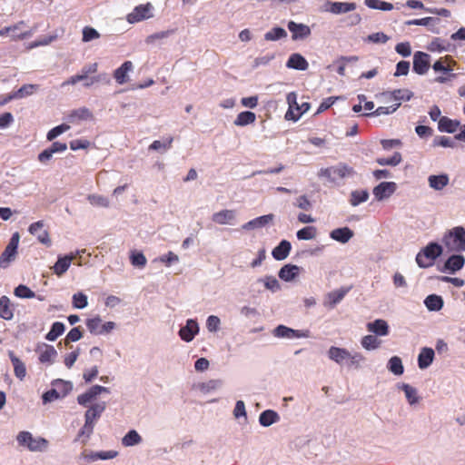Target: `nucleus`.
<instances>
[{"mask_svg": "<svg viewBox=\"0 0 465 465\" xmlns=\"http://www.w3.org/2000/svg\"><path fill=\"white\" fill-rule=\"evenodd\" d=\"M64 324L60 322H55L53 323L51 330L49 332L45 335V339L54 341H55L59 336H61L64 331Z\"/></svg>", "mask_w": 465, "mask_h": 465, "instance_id": "nucleus-40", "label": "nucleus"}, {"mask_svg": "<svg viewBox=\"0 0 465 465\" xmlns=\"http://www.w3.org/2000/svg\"><path fill=\"white\" fill-rule=\"evenodd\" d=\"M356 9L355 3L333 2L330 4L329 11L333 14H343Z\"/></svg>", "mask_w": 465, "mask_h": 465, "instance_id": "nucleus-32", "label": "nucleus"}, {"mask_svg": "<svg viewBox=\"0 0 465 465\" xmlns=\"http://www.w3.org/2000/svg\"><path fill=\"white\" fill-rule=\"evenodd\" d=\"M8 356L14 367L15 377L20 381H23L26 375V368L25 363L17 356H15V352L12 351H8Z\"/></svg>", "mask_w": 465, "mask_h": 465, "instance_id": "nucleus-21", "label": "nucleus"}, {"mask_svg": "<svg viewBox=\"0 0 465 465\" xmlns=\"http://www.w3.org/2000/svg\"><path fill=\"white\" fill-rule=\"evenodd\" d=\"M236 213L234 210H222L220 212L214 213L212 216V221L217 224H232V221L235 219Z\"/></svg>", "mask_w": 465, "mask_h": 465, "instance_id": "nucleus-18", "label": "nucleus"}, {"mask_svg": "<svg viewBox=\"0 0 465 465\" xmlns=\"http://www.w3.org/2000/svg\"><path fill=\"white\" fill-rule=\"evenodd\" d=\"M367 330L376 335L386 336L389 333V325L384 320L378 319L372 322H369L367 324Z\"/></svg>", "mask_w": 465, "mask_h": 465, "instance_id": "nucleus-24", "label": "nucleus"}, {"mask_svg": "<svg viewBox=\"0 0 465 465\" xmlns=\"http://www.w3.org/2000/svg\"><path fill=\"white\" fill-rule=\"evenodd\" d=\"M286 66L288 68L304 71L308 68L309 64L302 54L295 53L290 55Z\"/></svg>", "mask_w": 465, "mask_h": 465, "instance_id": "nucleus-22", "label": "nucleus"}, {"mask_svg": "<svg viewBox=\"0 0 465 465\" xmlns=\"http://www.w3.org/2000/svg\"><path fill=\"white\" fill-rule=\"evenodd\" d=\"M16 440L20 446L26 447L31 451H42L48 446V441L45 438H34L29 431H20L16 436Z\"/></svg>", "mask_w": 465, "mask_h": 465, "instance_id": "nucleus-5", "label": "nucleus"}, {"mask_svg": "<svg viewBox=\"0 0 465 465\" xmlns=\"http://www.w3.org/2000/svg\"><path fill=\"white\" fill-rule=\"evenodd\" d=\"M396 189V184L393 182H382L373 189V194L378 201L391 195Z\"/></svg>", "mask_w": 465, "mask_h": 465, "instance_id": "nucleus-16", "label": "nucleus"}, {"mask_svg": "<svg viewBox=\"0 0 465 465\" xmlns=\"http://www.w3.org/2000/svg\"><path fill=\"white\" fill-rule=\"evenodd\" d=\"M34 32H35V29H33V28L25 29V27H22L18 31L11 32L10 37H11V40H13V41L24 40L25 38L32 36Z\"/></svg>", "mask_w": 465, "mask_h": 465, "instance_id": "nucleus-51", "label": "nucleus"}, {"mask_svg": "<svg viewBox=\"0 0 465 465\" xmlns=\"http://www.w3.org/2000/svg\"><path fill=\"white\" fill-rule=\"evenodd\" d=\"M376 162L380 165H391L396 166L401 162V154L398 152L394 153V154L390 158H378Z\"/></svg>", "mask_w": 465, "mask_h": 465, "instance_id": "nucleus-55", "label": "nucleus"}, {"mask_svg": "<svg viewBox=\"0 0 465 465\" xmlns=\"http://www.w3.org/2000/svg\"><path fill=\"white\" fill-rule=\"evenodd\" d=\"M411 97V94L408 90L398 89V90H394L390 94V99H393L394 101H396V103H400L399 101L404 100V99L410 100Z\"/></svg>", "mask_w": 465, "mask_h": 465, "instance_id": "nucleus-62", "label": "nucleus"}, {"mask_svg": "<svg viewBox=\"0 0 465 465\" xmlns=\"http://www.w3.org/2000/svg\"><path fill=\"white\" fill-rule=\"evenodd\" d=\"M292 249L290 242L282 240L272 252V257L277 261L287 258Z\"/></svg>", "mask_w": 465, "mask_h": 465, "instance_id": "nucleus-25", "label": "nucleus"}, {"mask_svg": "<svg viewBox=\"0 0 465 465\" xmlns=\"http://www.w3.org/2000/svg\"><path fill=\"white\" fill-rule=\"evenodd\" d=\"M198 332L199 326L197 322L190 319L186 322V325L180 329L179 335L183 341L190 342Z\"/></svg>", "mask_w": 465, "mask_h": 465, "instance_id": "nucleus-14", "label": "nucleus"}, {"mask_svg": "<svg viewBox=\"0 0 465 465\" xmlns=\"http://www.w3.org/2000/svg\"><path fill=\"white\" fill-rule=\"evenodd\" d=\"M445 247L453 252L465 251V229L462 226H456L449 231L442 240Z\"/></svg>", "mask_w": 465, "mask_h": 465, "instance_id": "nucleus-2", "label": "nucleus"}, {"mask_svg": "<svg viewBox=\"0 0 465 465\" xmlns=\"http://www.w3.org/2000/svg\"><path fill=\"white\" fill-rule=\"evenodd\" d=\"M131 263L134 266L143 268L146 264V258L142 252H133L131 255Z\"/></svg>", "mask_w": 465, "mask_h": 465, "instance_id": "nucleus-63", "label": "nucleus"}, {"mask_svg": "<svg viewBox=\"0 0 465 465\" xmlns=\"http://www.w3.org/2000/svg\"><path fill=\"white\" fill-rule=\"evenodd\" d=\"M19 240V233L15 232L12 235L5 251L0 255V267L6 268L9 265V263L15 259L17 254Z\"/></svg>", "mask_w": 465, "mask_h": 465, "instance_id": "nucleus-6", "label": "nucleus"}, {"mask_svg": "<svg viewBox=\"0 0 465 465\" xmlns=\"http://www.w3.org/2000/svg\"><path fill=\"white\" fill-rule=\"evenodd\" d=\"M401 105V103H394L388 106H379L375 111L365 114V116H378L381 114H390L394 113Z\"/></svg>", "mask_w": 465, "mask_h": 465, "instance_id": "nucleus-43", "label": "nucleus"}, {"mask_svg": "<svg viewBox=\"0 0 465 465\" xmlns=\"http://www.w3.org/2000/svg\"><path fill=\"white\" fill-rule=\"evenodd\" d=\"M274 335L281 338H293L294 330L284 325H279L273 331Z\"/></svg>", "mask_w": 465, "mask_h": 465, "instance_id": "nucleus-61", "label": "nucleus"}, {"mask_svg": "<svg viewBox=\"0 0 465 465\" xmlns=\"http://www.w3.org/2000/svg\"><path fill=\"white\" fill-rule=\"evenodd\" d=\"M354 174V168L344 163H340L337 165L322 168L319 172L320 176L325 177L331 183H336L338 180L351 177Z\"/></svg>", "mask_w": 465, "mask_h": 465, "instance_id": "nucleus-4", "label": "nucleus"}, {"mask_svg": "<svg viewBox=\"0 0 465 465\" xmlns=\"http://www.w3.org/2000/svg\"><path fill=\"white\" fill-rule=\"evenodd\" d=\"M102 392H109V389L101 385H94L86 392L80 394L77 397V402L80 405L86 407L89 402L94 400Z\"/></svg>", "mask_w": 465, "mask_h": 465, "instance_id": "nucleus-10", "label": "nucleus"}, {"mask_svg": "<svg viewBox=\"0 0 465 465\" xmlns=\"http://www.w3.org/2000/svg\"><path fill=\"white\" fill-rule=\"evenodd\" d=\"M424 303L430 311H440L443 306V300L439 295L430 294L425 299Z\"/></svg>", "mask_w": 465, "mask_h": 465, "instance_id": "nucleus-39", "label": "nucleus"}, {"mask_svg": "<svg viewBox=\"0 0 465 465\" xmlns=\"http://www.w3.org/2000/svg\"><path fill=\"white\" fill-rule=\"evenodd\" d=\"M395 51L399 54L408 57L411 54V47L409 42H402L396 45Z\"/></svg>", "mask_w": 465, "mask_h": 465, "instance_id": "nucleus-64", "label": "nucleus"}, {"mask_svg": "<svg viewBox=\"0 0 465 465\" xmlns=\"http://www.w3.org/2000/svg\"><path fill=\"white\" fill-rule=\"evenodd\" d=\"M102 392H109V389L101 385H94L86 392L80 394L77 397V402L80 405L86 407L89 402L94 400Z\"/></svg>", "mask_w": 465, "mask_h": 465, "instance_id": "nucleus-9", "label": "nucleus"}, {"mask_svg": "<svg viewBox=\"0 0 465 465\" xmlns=\"http://www.w3.org/2000/svg\"><path fill=\"white\" fill-rule=\"evenodd\" d=\"M100 37V34L94 28L91 26H85L83 29V42H90L94 39H98Z\"/></svg>", "mask_w": 465, "mask_h": 465, "instance_id": "nucleus-59", "label": "nucleus"}, {"mask_svg": "<svg viewBox=\"0 0 465 465\" xmlns=\"http://www.w3.org/2000/svg\"><path fill=\"white\" fill-rule=\"evenodd\" d=\"M349 292V289H339L333 292H331L327 294V302L326 305L330 308H333L337 303H339Z\"/></svg>", "mask_w": 465, "mask_h": 465, "instance_id": "nucleus-33", "label": "nucleus"}, {"mask_svg": "<svg viewBox=\"0 0 465 465\" xmlns=\"http://www.w3.org/2000/svg\"><path fill=\"white\" fill-rule=\"evenodd\" d=\"M401 389L404 391L405 396L410 404H414L418 402L419 398L417 395V390L415 388L411 387L409 384H402Z\"/></svg>", "mask_w": 465, "mask_h": 465, "instance_id": "nucleus-53", "label": "nucleus"}, {"mask_svg": "<svg viewBox=\"0 0 465 465\" xmlns=\"http://www.w3.org/2000/svg\"><path fill=\"white\" fill-rule=\"evenodd\" d=\"M442 253V247L437 242H430L416 256V262L420 268H428L434 264L435 260Z\"/></svg>", "mask_w": 465, "mask_h": 465, "instance_id": "nucleus-3", "label": "nucleus"}, {"mask_svg": "<svg viewBox=\"0 0 465 465\" xmlns=\"http://www.w3.org/2000/svg\"><path fill=\"white\" fill-rule=\"evenodd\" d=\"M317 230L314 226H307L299 230L296 233L299 240H312L315 238Z\"/></svg>", "mask_w": 465, "mask_h": 465, "instance_id": "nucleus-49", "label": "nucleus"}, {"mask_svg": "<svg viewBox=\"0 0 465 465\" xmlns=\"http://www.w3.org/2000/svg\"><path fill=\"white\" fill-rule=\"evenodd\" d=\"M381 341L374 335H366L361 339V345L364 349L371 351L380 347Z\"/></svg>", "mask_w": 465, "mask_h": 465, "instance_id": "nucleus-45", "label": "nucleus"}, {"mask_svg": "<svg viewBox=\"0 0 465 465\" xmlns=\"http://www.w3.org/2000/svg\"><path fill=\"white\" fill-rule=\"evenodd\" d=\"M430 54L417 51L413 55V71L418 74H424L430 69Z\"/></svg>", "mask_w": 465, "mask_h": 465, "instance_id": "nucleus-8", "label": "nucleus"}, {"mask_svg": "<svg viewBox=\"0 0 465 465\" xmlns=\"http://www.w3.org/2000/svg\"><path fill=\"white\" fill-rule=\"evenodd\" d=\"M287 36L286 31L282 27H273L264 35L266 41H277Z\"/></svg>", "mask_w": 465, "mask_h": 465, "instance_id": "nucleus-46", "label": "nucleus"}, {"mask_svg": "<svg viewBox=\"0 0 465 465\" xmlns=\"http://www.w3.org/2000/svg\"><path fill=\"white\" fill-rule=\"evenodd\" d=\"M70 129V125L66 124H62L60 125H57L54 128H52L46 134V139L48 141L54 140L58 135L62 134L63 133L68 131Z\"/></svg>", "mask_w": 465, "mask_h": 465, "instance_id": "nucleus-52", "label": "nucleus"}, {"mask_svg": "<svg viewBox=\"0 0 465 465\" xmlns=\"http://www.w3.org/2000/svg\"><path fill=\"white\" fill-rule=\"evenodd\" d=\"M434 351L431 348H422L418 356V365L420 369L428 368L433 361Z\"/></svg>", "mask_w": 465, "mask_h": 465, "instance_id": "nucleus-29", "label": "nucleus"}, {"mask_svg": "<svg viewBox=\"0 0 465 465\" xmlns=\"http://www.w3.org/2000/svg\"><path fill=\"white\" fill-rule=\"evenodd\" d=\"M255 120H256V115L254 113L250 112V111H244V112L240 113L237 115V117L234 121V124L237 126H245L247 124H251L254 123Z\"/></svg>", "mask_w": 465, "mask_h": 465, "instance_id": "nucleus-38", "label": "nucleus"}, {"mask_svg": "<svg viewBox=\"0 0 465 465\" xmlns=\"http://www.w3.org/2000/svg\"><path fill=\"white\" fill-rule=\"evenodd\" d=\"M106 404L104 401L95 403L92 405L84 414L85 420L89 423H94L97 419L100 418L102 413L104 411Z\"/></svg>", "mask_w": 465, "mask_h": 465, "instance_id": "nucleus-20", "label": "nucleus"}, {"mask_svg": "<svg viewBox=\"0 0 465 465\" xmlns=\"http://www.w3.org/2000/svg\"><path fill=\"white\" fill-rule=\"evenodd\" d=\"M388 368L395 375H401L404 371L401 360L398 356H393L390 359Z\"/></svg>", "mask_w": 465, "mask_h": 465, "instance_id": "nucleus-47", "label": "nucleus"}, {"mask_svg": "<svg viewBox=\"0 0 465 465\" xmlns=\"http://www.w3.org/2000/svg\"><path fill=\"white\" fill-rule=\"evenodd\" d=\"M74 259V255H66L64 257L59 258L54 265V273L57 276H62L68 270Z\"/></svg>", "mask_w": 465, "mask_h": 465, "instance_id": "nucleus-31", "label": "nucleus"}, {"mask_svg": "<svg viewBox=\"0 0 465 465\" xmlns=\"http://www.w3.org/2000/svg\"><path fill=\"white\" fill-rule=\"evenodd\" d=\"M14 317V308L10 299L3 295L0 298V318L5 321H10Z\"/></svg>", "mask_w": 465, "mask_h": 465, "instance_id": "nucleus-23", "label": "nucleus"}, {"mask_svg": "<svg viewBox=\"0 0 465 465\" xmlns=\"http://www.w3.org/2000/svg\"><path fill=\"white\" fill-rule=\"evenodd\" d=\"M93 118V113L86 107L74 109L67 115V121L74 124H79L82 121L92 120Z\"/></svg>", "mask_w": 465, "mask_h": 465, "instance_id": "nucleus-15", "label": "nucleus"}, {"mask_svg": "<svg viewBox=\"0 0 465 465\" xmlns=\"http://www.w3.org/2000/svg\"><path fill=\"white\" fill-rule=\"evenodd\" d=\"M460 123L458 120H452L447 116H442L439 120L438 129L440 132L452 134L457 131Z\"/></svg>", "mask_w": 465, "mask_h": 465, "instance_id": "nucleus-26", "label": "nucleus"}, {"mask_svg": "<svg viewBox=\"0 0 465 465\" xmlns=\"http://www.w3.org/2000/svg\"><path fill=\"white\" fill-rule=\"evenodd\" d=\"M87 200L92 205L107 208L109 207V200L99 194H90L87 196Z\"/></svg>", "mask_w": 465, "mask_h": 465, "instance_id": "nucleus-50", "label": "nucleus"}, {"mask_svg": "<svg viewBox=\"0 0 465 465\" xmlns=\"http://www.w3.org/2000/svg\"><path fill=\"white\" fill-rule=\"evenodd\" d=\"M94 427V423L88 424V422L85 420L84 427L78 432L77 440H80L81 438L84 437L83 442L85 443L87 440L90 438L91 434L93 433Z\"/></svg>", "mask_w": 465, "mask_h": 465, "instance_id": "nucleus-60", "label": "nucleus"}, {"mask_svg": "<svg viewBox=\"0 0 465 465\" xmlns=\"http://www.w3.org/2000/svg\"><path fill=\"white\" fill-rule=\"evenodd\" d=\"M369 192L367 190H355L351 193L350 203L352 206H358L359 204L365 203L369 199Z\"/></svg>", "mask_w": 465, "mask_h": 465, "instance_id": "nucleus-36", "label": "nucleus"}, {"mask_svg": "<svg viewBox=\"0 0 465 465\" xmlns=\"http://www.w3.org/2000/svg\"><path fill=\"white\" fill-rule=\"evenodd\" d=\"M300 272V268L297 265L286 264L279 272L280 279L290 282L293 280Z\"/></svg>", "mask_w": 465, "mask_h": 465, "instance_id": "nucleus-30", "label": "nucleus"}, {"mask_svg": "<svg viewBox=\"0 0 465 465\" xmlns=\"http://www.w3.org/2000/svg\"><path fill=\"white\" fill-rule=\"evenodd\" d=\"M439 21L438 18L433 17H424L420 19H413L409 20L406 22L407 25H423V26H430L433 25L435 22Z\"/></svg>", "mask_w": 465, "mask_h": 465, "instance_id": "nucleus-58", "label": "nucleus"}, {"mask_svg": "<svg viewBox=\"0 0 465 465\" xmlns=\"http://www.w3.org/2000/svg\"><path fill=\"white\" fill-rule=\"evenodd\" d=\"M103 326V321L99 316L87 319L86 321V327L88 331L94 335H101L102 334V327Z\"/></svg>", "mask_w": 465, "mask_h": 465, "instance_id": "nucleus-41", "label": "nucleus"}, {"mask_svg": "<svg viewBox=\"0 0 465 465\" xmlns=\"http://www.w3.org/2000/svg\"><path fill=\"white\" fill-rule=\"evenodd\" d=\"M134 68L131 61H125L119 68L114 72V78L119 84H124L128 82V73Z\"/></svg>", "mask_w": 465, "mask_h": 465, "instance_id": "nucleus-19", "label": "nucleus"}, {"mask_svg": "<svg viewBox=\"0 0 465 465\" xmlns=\"http://www.w3.org/2000/svg\"><path fill=\"white\" fill-rule=\"evenodd\" d=\"M44 226H45V223L43 221H38V222L33 223L29 226L28 232L33 235H36L37 240L41 243H43L46 246H50L51 239H50L48 232L46 230H43Z\"/></svg>", "mask_w": 465, "mask_h": 465, "instance_id": "nucleus-12", "label": "nucleus"}, {"mask_svg": "<svg viewBox=\"0 0 465 465\" xmlns=\"http://www.w3.org/2000/svg\"><path fill=\"white\" fill-rule=\"evenodd\" d=\"M141 441H142V438L138 434V432L134 430H131L123 438L122 444L124 446L129 447V446H134L136 444H139Z\"/></svg>", "mask_w": 465, "mask_h": 465, "instance_id": "nucleus-42", "label": "nucleus"}, {"mask_svg": "<svg viewBox=\"0 0 465 465\" xmlns=\"http://www.w3.org/2000/svg\"><path fill=\"white\" fill-rule=\"evenodd\" d=\"M465 264V258L460 254H453L447 259L445 262L442 272H448L450 273H455L461 270Z\"/></svg>", "mask_w": 465, "mask_h": 465, "instance_id": "nucleus-13", "label": "nucleus"}, {"mask_svg": "<svg viewBox=\"0 0 465 465\" xmlns=\"http://www.w3.org/2000/svg\"><path fill=\"white\" fill-rule=\"evenodd\" d=\"M222 385V381L220 380H210L206 382H203L199 385V389L203 392H210L212 391H215L219 389Z\"/></svg>", "mask_w": 465, "mask_h": 465, "instance_id": "nucleus-56", "label": "nucleus"}, {"mask_svg": "<svg viewBox=\"0 0 465 465\" xmlns=\"http://www.w3.org/2000/svg\"><path fill=\"white\" fill-rule=\"evenodd\" d=\"M87 296L83 292H77L73 295V305L77 309H84L87 306Z\"/></svg>", "mask_w": 465, "mask_h": 465, "instance_id": "nucleus-57", "label": "nucleus"}, {"mask_svg": "<svg viewBox=\"0 0 465 465\" xmlns=\"http://www.w3.org/2000/svg\"><path fill=\"white\" fill-rule=\"evenodd\" d=\"M280 419L278 413L272 410H266L260 414L259 421L261 425L268 427Z\"/></svg>", "mask_w": 465, "mask_h": 465, "instance_id": "nucleus-34", "label": "nucleus"}, {"mask_svg": "<svg viewBox=\"0 0 465 465\" xmlns=\"http://www.w3.org/2000/svg\"><path fill=\"white\" fill-rule=\"evenodd\" d=\"M330 236L337 242L346 243L352 238L353 232L349 227L337 228L331 232Z\"/></svg>", "mask_w": 465, "mask_h": 465, "instance_id": "nucleus-28", "label": "nucleus"}, {"mask_svg": "<svg viewBox=\"0 0 465 465\" xmlns=\"http://www.w3.org/2000/svg\"><path fill=\"white\" fill-rule=\"evenodd\" d=\"M329 358L338 364L346 363L349 367H359L360 363L364 361V357L360 352L351 354L344 348L331 346L328 351Z\"/></svg>", "mask_w": 465, "mask_h": 465, "instance_id": "nucleus-1", "label": "nucleus"}, {"mask_svg": "<svg viewBox=\"0 0 465 465\" xmlns=\"http://www.w3.org/2000/svg\"><path fill=\"white\" fill-rule=\"evenodd\" d=\"M288 29L292 33V40L305 39L311 35V29L303 24H297L293 21L289 22Z\"/></svg>", "mask_w": 465, "mask_h": 465, "instance_id": "nucleus-17", "label": "nucleus"}, {"mask_svg": "<svg viewBox=\"0 0 465 465\" xmlns=\"http://www.w3.org/2000/svg\"><path fill=\"white\" fill-rule=\"evenodd\" d=\"M56 355L57 351L54 346L44 344L43 347L39 350V361L41 363L51 364L53 363Z\"/></svg>", "mask_w": 465, "mask_h": 465, "instance_id": "nucleus-27", "label": "nucleus"}, {"mask_svg": "<svg viewBox=\"0 0 465 465\" xmlns=\"http://www.w3.org/2000/svg\"><path fill=\"white\" fill-rule=\"evenodd\" d=\"M153 7L151 3L139 5L135 6L130 14L127 15V21L130 24H135L140 21L151 18L153 16Z\"/></svg>", "mask_w": 465, "mask_h": 465, "instance_id": "nucleus-7", "label": "nucleus"}, {"mask_svg": "<svg viewBox=\"0 0 465 465\" xmlns=\"http://www.w3.org/2000/svg\"><path fill=\"white\" fill-rule=\"evenodd\" d=\"M273 217H274L273 214H266V215L257 217V218L248 222L247 223H245L242 226V228L248 230V229L262 227V226L266 225L267 223H269L270 222H272L273 220Z\"/></svg>", "mask_w": 465, "mask_h": 465, "instance_id": "nucleus-35", "label": "nucleus"}, {"mask_svg": "<svg viewBox=\"0 0 465 465\" xmlns=\"http://www.w3.org/2000/svg\"><path fill=\"white\" fill-rule=\"evenodd\" d=\"M429 184L434 190H442L449 183V176L447 174L430 175L428 179Z\"/></svg>", "mask_w": 465, "mask_h": 465, "instance_id": "nucleus-37", "label": "nucleus"}, {"mask_svg": "<svg viewBox=\"0 0 465 465\" xmlns=\"http://www.w3.org/2000/svg\"><path fill=\"white\" fill-rule=\"evenodd\" d=\"M102 392H109V389L101 385H94L86 392L80 394L77 397V402L80 405L86 407L89 402L94 400Z\"/></svg>", "mask_w": 465, "mask_h": 465, "instance_id": "nucleus-11", "label": "nucleus"}, {"mask_svg": "<svg viewBox=\"0 0 465 465\" xmlns=\"http://www.w3.org/2000/svg\"><path fill=\"white\" fill-rule=\"evenodd\" d=\"M365 5L371 9H379L382 11H391L393 9V5L381 0H365Z\"/></svg>", "mask_w": 465, "mask_h": 465, "instance_id": "nucleus-44", "label": "nucleus"}, {"mask_svg": "<svg viewBox=\"0 0 465 465\" xmlns=\"http://www.w3.org/2000/svg\"><path fill=\"white\" fill-rule=\"evenodd\" d=\"M14 293L16 297L22 299H31L35 297V293L26 285L20 284L15 287Z\"/></svg>", "mask_w": 465, "mask_h": 465, "instance_id": "nucleus-48", "label": "nucleus"}, {"mask_svg": "<svg viewBox=\"0 0 465 465\" xmlns=\"http://www.w3.org/2000/svg\"><path fill=\"white\" fill-rule=\"evenodd\" d=\"M38 89L36 84H24L15 93L18 99L33 94Z\"/></svg>", "mask_w": 465, "mask_h": 465, "instance_id": "nucleus-54", "label": "nucleus"}]
</instances>
